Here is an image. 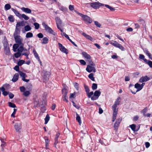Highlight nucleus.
Returning a JSON list of instances; mask_svg holds the SVG:
<instances>
[{"label":"nucleus","mask_w":152,"mask_h":152,"mask_svg":"<svg viewBox=\"0 0 152 152\" xmlns=\"http://www.w3.org/2000/svg\"><path fill=\"white\" fill-rule=\"evenodd\" d=\"M26 23V21L24 20L17 22L15 30V34H20V27L25 26V23Z\"/></svg>","instance_id":"1"},{"label":"nucleus","mask_w":152,"mask_h":152,"mask_svg":"<svg viewBox=\"0 0 152 152\" xmlns=\"http://www.w3.org/2000/svg\"><path fill=\"white\" fill-rule=\"evenodd\" d=\"M18 34H15V32L13 34L14 39L16 43L19 45H24V44L23 42V39L21 38V37L20 36L17 35Z\"/></svg>","instance_id":"2"},{"label":"nucleus","mask_w":152,"mask_h":152,"mask_svg":"<svg viewBox=\"0 0 152 152\" xmlns=\"http://www.w3.org/2000/svg\"><path fill=\"white\" fill-rule=\"evenodd\" d=\"M79 14L82 17L83 20L85 22L89 23H91L92 22L91 18L87 15H84L80 13Z\"/></svg>","instance_id":"3"},{"label":"nucleus","mask_w":152,"mask_h":152,"mask_svg":"<svg viewBox=\"0 0 152 152\" xmlns=\"http://www.w3.org/2000/svg\"><path fill=\"white\" fill-rule=\"evenodd\" d=\"M42 25L44 27L45 30L48 31L49 33L52 34L54 35H55L56 33L54 31L49 27L45 23H42Z\"/></svg>","instance_id":"4"},{"label":"nucleus","mask_w":152,"mask_h":152,"mask_svg":"<svg viewBox=\"0 0 152 152\" xmlns=\"http://www.w3.org/2000/svg\"><path fill=\"white\" fill-rule=\"evenodd\" d=\"M90 5L92 8L97 9L100 7L104 6V4L99 2H95L90 3Z\"/></svg>","instance_id":"5"},{"label":"nucleus","mask_w":152,"mask_h":152,"mask_svg":"<svg viewBox=\"0 0 152 152\" xmlns=\"http://www.w3.org/2000/svg\"><path fill=\"white\" fill-rule=\"evenodd\" d=\"M101 94V92L99 90H97L95 91L94 96L91 97V99L92 100L94 101L97 99Z\"/></svg>","instance_id":"6"},{"label":"nucleus","mask_w":152,"mask_h":152,"mask_svg":"<svg viewBox=\"0 0 152 152\" xmlns=\"http://www.w3.org/2000/svg\"><path fill=\"white\" fill-rule=\"evenodd\" d=\"M110 43L114 46L119 48L122 51L124 50V48L121 44L118 43L117 42L115 41L113 42H111Z\"/></svg>","instance_id":"7"},{"label":"nucleus","mask_w":152,"mask_h":152,"mask_svg":"<svg viewBox=\"0 0 152 152\" xmlns=\"http://www.w3.org/2000/svg\"><path fill=\"white\" fill-rule=\"evenodd\" d=\"M4 52L6 55H9L10 53V48L8 46V44L6 43L4 44Z\"/></svg>","instance_id":"8"},{"label":"nucleus","mask_w":152,"mask_h":152,"mask_svg":"<svg viewBox=\"0 0 152 152\" xmlns=\"http://www.w3.org/2000/svg\"><path fill=\"white\" fill-rule=\"evenodd\" d=\"M16 131L17 132H19V130L21 129V123L19 121L15 124L14 125Z\"/></svg>","instance_id":"9"},{"label":"nucleus","mask_w":152,"mask_h":152,"mask_svg":"<svg viewBox=\"0 0 152 152\" xmlns=\"http://www.w3.org/2000/svg\"><path fill=\"white\" fill-rule=\"evenodd\" d=\"M59 47L60 50L62 52L67 54L68 53V50L63 45L60 43H58Z\"/></svg>","instance_id":"10"},{"label":"nucleus","mask_w":152,"mask_h":152,"mask_svg":"<svg viewBox=\"0 0 152 152\" xmlns=\"http://www.w3.org/2000/svg\"><path fill=\"white\" fill-rule=\"evenodd\" d=\"M56 23L57 25V26L58 28H59V27L61 26L62 24V22L60 18L58 17H56L55 18Z\"/></svg>","instance_id":"11"},{"label":"nucleus","mask_w":152,"mask_h":152,"mask_svg":"<svg viewBox=\"0 0 152 152\" xmlns=\"http://www.w3.org/2000/svg\"><path fill=\"white\" fill-rule=\"evenodd\" d=\"M86 70L88 72H91L92 71L94 72H96V69L94 67L92 66L89 65L87 66Z\"/></svg>","instance_id":"12"},{"label":"nucleus","mask_w":152,"mask_h":152,"mask_svg":"<svg viewBox=\"0 0 152 152\" xmlns=\"http://www.w3.org/2000/svg\"><path fill=\"white\" fill-rule=\"evenodd\" d=\"M122 119L121 118H118L117 119L114 125V130H117L118 129L119 124L121 121Z\"/></svg>","instance_id":"13"},{"label":"nucleus","mask_w":152,"mask_h":152,"mask_svg":"<svg viewBox=\"0 0 152 152\" xmlns=\"http://www.w3.org/2000/svg\"><path fill=\"white\" fill-rule=\"evenodd\" d=\"M134 87H135V88H136L137 89V91H136V92H132V91H131L132 93V94H135L136 92L140 91L142 89V87H141L140 84L138 83H137L135 84V85H134Z\"/></svg>","instance_id":"14"},{"label":"nucleus","mask_w":152,"mask_h":152,"mask_svg":"<svg viewBox=\"0 0 152 152\" xmlns=\"http://www.w3.org/2000/svg\"><path fill=\"white\" fill-rule=\"evenodd\" d=\"M150 78L147 76L142 77L139 80V82L142 83L149 80Z\"/></svg>","instance_id":"15"},{"label":"nucleus","mask_w":152,"mask_h":152,"mask_svg":"<svg viewBox=\"0 0 152 152\" xmlns=\"http://www.w3.org/2000/svg\"><path fill=\"white\" fill-rule=\"evenodd\" d=\"M83 56L86 59V60L87 61H90L91 59V57L90 56L87 54L86 52H83Z\"/></svg>","instance_id":"16"},{"label":"nucleus","mask_w":152,"mask_h":152,"mask_svg":"<svg viewBox=\"0 0 152 152\" xmlns=\"http://www.w3.org/2000/svg\"><path fill=\"white\" fill-rule=\"evenodd\" d=\"M21 9L23 11L27 13H31V10L27 8L23 7Z\"/></svg>","instance_id":"17"},{"label":"nucleus","mask_w":152,"mask_h":152,"mask_svg":"<svg viewBox=\"0 0 152 152\" xmlns=\"http://www.w3.org/2000/svg\"><path fill=\"white\" fill-rule=\"evenodd\" d=\"M31 28L29 26L27 25L24 26V28L22 30V31L23 33H24L25 31H27L31 30Z\"/></svg>","instance_id":"18"},{"label":"nucleus","mask_w":152,"mask_h":152,"mask_svg":"<svg viewBox=\"0 0 152 152\" xmlns=\"http://www.w3.org/2000/svg\"><path fill=\"white\" fill-rule=\"evenodd\" d=\"M19 75L18 73H15L13 76V78L12 80V81L15 82L17 81L18 79Z\"/></svg>","instance_id":"19"},{"label":"nucleus","mask_w":152,"mask_h":152,"mask_svg":"<svg viewBox=\"0 0 152 152\" xmlns=\"http://www.w3.org/2000/svg\"><path fill=\"white\" fill-rule=\"evenodd\" d=\"M11 10L15 13L16 15L19 17L20 19L21 18V15L18 11L13 8H12Z\"/></svg>","instance_id":"20"},{"label":"nucleus","mask_w":152,"mask_h":152,"mask_svg":"<svg viewBox=\"0 0 152 152\" xmlns=\"http://www.w3.org/2000/svg\"><path fill=\"white\" fill-rule=\"evenodd\" d=\"M82 34L85 37H86L87 39H89L91 41H92L93 38L91 36H90L89 35L86 34L84 32Z\"/></svg>","instance_id":"21"},{"label":"nucleus","mask_w":152,"mask_h":152,"mask_svg":"<svg viewBox=\"0 0 152 152\" xmlns=\"http://www.w3.org/2000/svg\"><path fill=\"white\" fill-rule=\"evenodd\" d=\"M62 92L63 94V96H66L68 92V90L66 88H64L62 90Z\"/></svg>","instance_id":"22"},{"label":"nucleus","mask_w":152,"mask_h":152,"mask_svg":"<svg viewBox=\"0 0 152 152\" xmlns=\"http://www.w3.org/2000/svg\"><path fill=\"white\" fill-rule=\"evenodd\" d=\"M76 115L77 116L76 117V120L77 121H78L79 124L80 125L81 123L80 117L77 113H76Z\"/></svg>","instance_id":"23"},{"label":"nucleus","mask_w":152,"mask_h":152,"mask_svg":"<svg viewBox=\"0 0 152 152\" xmlns=\"http://www.w3.org/2000/svg\"><path fill=\"white\" fill-rule=\"evenodd\" d=\"M1 89L2 92V94L4 96H6L9 93L7 91H5V89L4 87H2Z\"/></svg>","instance_id":"24"},{"label":"nucleus","mask_w":152,"mask_h":152,"mask_svg":"<svg viewBox=\"0 0 152 152\" xmlns=\"http://www.w3.org/2000/svg\"><path fill=\"white\" fill-rule=\"evenodd\" d=\"M129 127L131 128V129H132L134 132H137V131L138 130H139V128L136 130H135V128H136V125L134 124H132L131 125H130L129 126Z\"/></svg>","instance_id":"25"},{"label":"nucleus","mask_w":152,"mask_h":152,"mask_svg":"<svg viewBox=\"0 0 152 152\" xmlns=\"http://www.w3.org/2000/svg\"><path fill=\"white\" fill-rule=\"evenodd\" d=\"M19 73L20 76L21 77H22V78H26L27 77V76L26 75V74L25 73H24L23 72H22L21 71H19Z\"/></svg>","instance_id":"26"},{"label":"nucleus","mask_w":152,"mask_h":152,"mask_svg":"<svg viewBox=\"0 0 152 152\" xmlns=\"http://www.w3.org/2000/svg\"><path fill=\"white\" fill-rule=\"evenodd\" d=\"M33 52L34 53V56L36 58V59L37 60H38L39 59V55L36 51L35 49H33Z\"/></svg>","instance_id":"27"},{"label":"nucleus","mask_w":152,"mask_h":152,"mask_svg":"<svg viewBox=\"0 0 152 152\" xmlns=\"http://www.w3.org/2000/svg\"><path fill=\"white\" fill-rule=\"evenodd\" d=\"M33 37V34L32 33L29 32L27 33L26 35V38H31Z\"/></svg>","instance_id":"28"},{"label":"nucleus","mask_w":152,"mask_h":152,"mask_svg":"<svg viewBox=\"0 0 152 152\" xmlns=\"http://www.w3.org/2000/svg\"><path fill=\"white\" fill-rule=\"evenodd\" d=\"M43 42H42V44H46L48 43V39L47 37H44L43 39Z\"/></svg>","instance_id":"29"},{"label":"nucleus","mask_w":152,"mask_h":152,"mask_svg":"<svg viewBox=\"0 0 152 152\" xmlns=\"http://www.w3.org/2000/svg\"><path fill=\"white\" fill-rule=\"evenodd\" d=\"M113 121L114 122L116 118L117 115V111H113Z\"/></svg>","instance_id":"30"},{"label":"nucleus","mask_w":152,"mask_h":152,"mask_svg":"<svg viewBox=\"0 0 152 152\" xmlns=\"http://www.w3.org/2000/svg\"><path fill=\"white\" fill-rule=\"evenodd\" d=\"M45 142L46 148V149H48V148L47 147L48 146V145L49 143V141L46 137H45Z\"/></svg>","instance_id":"31"},{"label":"nucleus","mask_w":152,"mask_h":152,"mask_svg":"<svg viewBox=\"0 0 152 152\" xmlns=\"http://www.w3.org/2000/svg\"><path fill=\"white\" fill-rule=\"evenodd\" d=\"M94 75V74L93 73H91L88 75V77L92 80L94 81L95 79Z\"/></svg>","instance_id":"32"},{"label":"nucleus","mask_w":152,"mask_h":152,"mask_svg":"<svg viewBox=\"0 0 152 152\" xmlns=\"http://www.w3.org/2000/svg\"><path fill=\"white\" fill-rule=\"evenodd\" d=\"M50 119V116L49 115L47 114L46 116V117L45 119V124H46L48 123V121Z\"/></svg>","instance_id":"33"},{"label":"nucleus","mask_w":152,"mask_h":152,"mask_svg":"<svg viewBox=\"0 0 152 152\" xmlns=\"http://www.w3.org/2000/svg\"><path fill=\"white\" fill-rule=\"evenodd\" d=\"M139 58L143 60L145 62H146L147 61V60L145 58V56L143 55L140 54Z\"/></svg>","instance_id":"34"},{"label":"nucleus","mask_w":152,"mask_h":152,"mask_svg":"<svg viewBox=\"0 0 152 152\" xmlns=\"http://www.w3.org/2000/svg\"><path fill=\"white\" fill-rule=\"evenodd\" d=\"M25 61H24L23 60H19V61L18 62L17 64L19 66H21L22 64H24L25 63Z\"/></svg>","instance_id":"35"},{"label":"nucleus","mask_w":152,"mask_h":152,"mask_svg":"<svg viewBox=\"0 0 152 152\" xmlns=\"http://www.w3.org/2000/svg\"><path fill=\"white\" fill-rule=\"evenodd\" d=\"M105 6L106 7L109 9L110 10L112 11H114L115 10V9L113 7L110 6L109 5L107 4H105Z\"/></svg>","instance_id":"36"},{"label":"nucleus","mask_w":152,"mask_h":152,"mask_svg":"<svg viewBox=\"0 0 152 152\" xmlns=\"http://www.w3.org/2000/svg\"><path fill=\"white\" fill-rule=\"evenodd\" d=\"M19 46H20V47L18 48V52H22L24 50V48L23 47V45H19Z\"/></svg>","instance_id":"37"},{"label":"nucleus","mask_w":152,"mask_h":152,"mask_svg":"<svg viewBox=\"0 0 152 152\" xmlns=\"http://www.w3.org/2000/svg\"><path fill=\"white\" fill-rule=\"evenodd\" d=\"M19 45L18 44H15L13 45V48L14 52L16 51V50L19 47Z\"/></svg>","instance_id":"38"},{"label":"nucleus","mask_w":152,"mask_h":152,"mask_svg":"<svg viewBox=\"0 0 152 152\" xmlns=\"http://www.w3.org/2000/svg\"><path fill=\"white\" fill-rule=\"evenodd\" d=\"M21 18H24L26 20H27L29 19V17L24 14H22L21 15Z\"/></svg>","instance_id":"39"},{"label":"nucleus","mask_w":152,"mask_h":152,"mask_svg":"<svg viewBox=\"0 0 152 152\" xmlns=\"http://www.w3.org/2000/svg\"><path fill=\"white\" fill-rule=\"evenodd\" d=\"M30 94V92L29 91H26L23 92V94L24 96L26 97L28 96Z\"/></svg>","instance_id":"40"},{"label":"nucleus","mask_w":152,"mask_h":152,"mask_svg":"<svg viewBox=\"0 0 152 152\" xmlns=\"http://www.w3.org/2000/svg\"><path fill=\"white\" fill-rule=\"evenodd\" d=\"M11 6L10 4H7L5 6V9L6 10H9Z\"/></svg>","instance_id":"41"},{"label":"nucleus","mask_w":152,"mask_h":152,"mask_svg":"<svg viewBox=\"0 0 152 152\" xmlns=\"http://www.w3.org/2000/svg\"><path fill=\"white\" fill-rule=\"evenodd\" d=\"M8 104L9 106L10 107L12 108H15L16 107V105L14 103H13L11 102H9Z\"/></svg>","instance_id":"42"},{"label":"nucleus","mask_w":152,"mask_h":152,"mask_svg":"<svg viewBox=\"0 0 152 152\" xmlns=\"http://www.w3.org/2000/svg\"><path fill=\"white\" fill-rule=\"evenodd\" d=\"M97 85L96 84L94 83L92 84V88L93 90H94L96 89L97 88Z\"/></svg>","instance_id":"43"},{"label":"nucleus","mask_w":152,"mask_h":152,"mask_svg":"<svg viewBox=\"0 0 152 152\" xmlns=\"http://www.w3.org/2000/svg\"><path fill=\"white\" fill-rule=\"evenodd\" d=\"M147 64H148L149 66L152 68V61L149 60H147L146 62H145Z\"/></svg>","instance_id":"44"},{"label":"nucleus","mask_w":152,"mask_h":152,"mask_svg":"<svg viewBox=\"0 0 152 152\" xmlns=\"http://www.w3.org/2000/svg\"><path fill=\"white\" fill-rule=\"evenodd\" d=\"M120 99V97H118L115 101L114 104H116L118 105H119L120 102V101H119V100Z\"/></svg>","instance_id":"45"},{"label":"nucleus","mask_w":152,"mask_h":152,"mask_svg":"<svg viewBox=\"0 0 152 152\" xmlns=\"http://www.w3.org/2000/svg\"><path fill=\"white\" fill-rule=\"evenodd\" d=\"M34 25L35 26V28L36 29H38L39 28V25L38 23H34Z\"/></svg>","instance_id":"46"},{"label":"nucleus","mask_w":152,"mask_h":152,"mask_svg":"<svg viewBox=\"0 0 152 152\" xmlns=\"http://www.w3.org/2000/svg\"><path fill=\"white\" fill-rule=\"evenodd\" d=\"M118 105L114 104L112 106V108L113 109V111H117V110L116 109L117 106Z\"/></svg>","instance_id":"47"},{"label":"nucleus","mask_w":152,"mask_h":152,"mask_svg":"<svg viewBox=\"0 0 152 152\" xmlns=\"http://www.w3.org/2000/svg\"><path fill=\"white\" fill-rule=\"evenodd\" d=\"M21 54L20 52H17L14 54L15 57L16 58H18L21 56Z\"/></svg>","instance_id":"48"},{"label":"nucleus","mask_w":152,"mask_h":152,"mask_svg":"<svg viewBox=\"0 0 152 152\" xmlns=\"http://www.w3.org/2000/svg\"><path fill=\"white\" fill-rule=\"evenodd\" d=\"M84 87L86 93V94H87L89 92V89L88 88V87L86 85H85Z\"/></svg>","instance_id":"49"},{"label":"nucleus","mask_w":152,"mask_h":152,"mask_svg":"<svg viewBox=\"0 0 152 152\" xmlns=\"http://www.w3.org/2000/svg\"><path fill=\"white\" fill-rule=\"evenodd\" d=\"M17 109L14 108L13 109V112L11 115V117H15V115L16 113V111H17Z\"/></svg>","instance_id":"50"},{"label":"nucleus","mask_w":152,"mask_h":152,"mask_svg":"<svg viewBox=\"0 0 152 152\" xmlns=\"http://www.w3.org/2000/svg\"><path fill=\"white\" fill-rule=\"evenodd\" d=\"M1 146L2 147V150L3 151L4 149L3 147L5 145V142H4L2 139L1 140Z\"/></svg>","instance_id":"51"},{"label":"nucleus","mask_w":152,"mask_h":152,"mask_svg":"<svg viewBox=\"0 0 152 152\" xmlns=\"http://www.w3.org/2000/svg\"><path fill=\"white\" fill-rule=\"evenodd\" d=\"M8 18L9 20L10 21L12 22H13V21H14V19L13 17L12 16L10 15V16H9L8 17Z\"/></svg>","instance_id":"52"},{"label":"nucleus","mask_w":152,"mask_h":152,"mask_svg":"<svg viewBox=\"0 0 152 152\" xmlns=\"http://www.w3.org/2000/svg\"><path fill=\"white\" fill-rule=\"evenodd\" d=\"M94 94V93L93 91L91 92L90 93L89 92L87 94V95L88 97L89 98L91 97L92 95Z\"/></svg>","instance_id":"53"},{"label":"nucleus","mask_w":152,"mask_h":152,"mask_svg":"<svg viewBox=\"0 0 152 152\" xmlns=\"http://www.w3.org/2000/svg\"><path fill=\"white\" fill-rule=\"evenodd\" d=\"M88 62L89 64L90 65V66H95V64L93 63V62L92 61L91 59L90 60V61H88Z\"/></svg>","instance_id":"54"},{"label":"nucleus","mask_w":152,"mask_h":152,"mask_svg":"<svg viewBox=\"0 0 152 152\" xmlns=\"http://www.w3.org/2000/svg\"><path fill=\"white\" fill-rule=\"evenodd\" d=\"M138 22H140V24H142V26H144V24L145 23V21H144L142 19H140L138 21Z\"/></svg>","instance_id":"55"},{"label":"nucleus","mask_w":152,"mask_h":152,"mask_svg":"<svg viewBox=\"0 0 152 152\" xmlns=\"http://www.w3.org/2000/svg\"><path fill=\"white\" fill-rule=\"evenodd\" d=\"M94 24L97 27L99 28L101 27V24L97 21H95Z\"/></svg>","instance_id":"56"},{"label":"nucleus","mask_w":152,"mask_h":152,"mask_svg":"<svg viewBox=\"0 0 152 152\" xmlns=\"http://www.w3.org/2000/svg\"><path fill=\"white\" fill-rule=\"evenodd\" d=\"M73 106L78 109H79L80 107L79 105H77L74 102H72Z\"/></svg>","instance_id":"57"},{"label":"nucleus","mask_w":152,"mask_h":152,"mask_svg":"<svg viewBox=\"0 0 152 152\" xmlns=\"http://www.w3.org/2000/svg\"><path fill=\"white\" fill-rule=\"evenodd\" d=\"M14 69L16 71H18V72L20 71H19V67L18 65L15 66L14 68Z\"/></svg>","instance_id":"58"},{"label":"nucleus","mask_w":152,"mask_h":152,"mask_svg":"<svg viewBox=\"0 0 152 152\" xmlns=\"http://www.w3.org/2000/svg\"><path fill=\"white\" fill-rule=\"evenodd\" d=\"M20 89L21 92H24L26 89L23 86L20 87Z\"/></svg>","instance_id":"59"},{"label":"nucleus","mask_w":152,"mask_h":152,"mask_svg":"<svg viewBox=\"0 0 152 152\" xmlns=\"http://www.w3.org/2000/svg\"><path fill=\"white\" fill-rule=\"evenodd\" d=\"M8 94H9V98L10 99H12L14 97V94H13L12 93H8Z\"/></svg>","instance_id":"60"},{"label":"nucleus","mask_w":152,"mask_h":152,"mask_svg":"<svg viewBox=\"0 0 152 152\" xmlns=\"http://www.w3.org/2000/svg\"><path fill=\"white\" fill-rule=\"evenodd\" d=\"M80 63L82 65H85L86 64V62L85 61L83 60H80Z\"/></svg>","instance_id":"61"},{"label":"nucleus","mask_w":152,"mask_h":152,"mask_svg":"<svg viewBox=\"0 0 152 152\" xmlns=\"http://www.w3.org/2000/svg\"><path fill=\"white\" fill-rule=\"evenodd\" d=\"M37 37L40 38H42L43 37V34L41 33H39L37 34Z\"/></svg>","instance_id":"62"},{"label":"nucleus","mask_w":152,"mask_h":152,"mask_svg":"<svg viewBox=\"0 0 152 152\" xmlns=\"http://www.w3.org/2000/svg\"><path fill=\"white\" fill-rule=\"evenodd\" d=\"M58 143V138H55V142H54V145L56 147V145Z\"/></svg>","instance_id":"63"},{"label":"nucleus","mask_w":152,"mask_h":152,"mask_svg":"<svg viewBox=\"0 0 152 152\" xmlns=\"http://www.w3.org/2000/svg\"><path fill=\"white\" fill-rule=\"evenodd\" d=\"M69 9L70 10H74V6L73 5H70L69 6Z\"/></svg>","instance_id":"64"}]
</instances>
